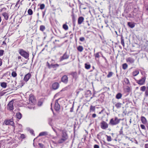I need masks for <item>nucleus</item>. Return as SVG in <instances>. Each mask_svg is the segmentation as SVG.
<instances>
[{"label": "nucleus", "mask_w": 148, "mask_h": 148, "mask_svg": "<svg viewBox=\"0 0 148 148\" xmlns=\"http://www.w3.org/2000/svg\"><path fill=\"white\" fill-rule=\"evenodd\" d=\"M68 137L66 133L64 130L62 131V138L59 140L58 143H61L64 142L68 138Z\"/></svg>", "instance_id": "1"}, {"label": "nucleus", "mask_w": 148, "mask_h": 148, "mask_svg": "<svg viewBox=\"0 0 148 148\" xmlns=\"http://www.w3.org/2000/svg\"><path fill=\"white\" fill-rule=\"evenodd\" d=\"M19 53L25 59H27L29 57V53L22 49H19L18 51Z\"/></svg>", "instance_id": "2"}, {"label": "nucleus", "mask_w": 148, "mask_h": 148, "mask_svg": "<svg viewBox=\"0 0 148 148\" xmlns=\"http://www.w3.org/2000/svg\"><path fill=\"white\" fill-rule=\"evenodd\" d=\"M120 119H119L116 117L114 119H112L110 121V123L112 125H114L118 124L120 121Z\"/></svg>", "instance_id": "3"}, {"label": "nucleus", "mask_w": 148, "mask_h": 148, "mask_svg": "<svg viewBox=\"0 0 148 148\" xmlns=\"http://www.w3.org/2000/svg\"><path fill=\"white\" fill-rule=\"evenodd\" d=\"M146 79V77H142L140 79L136 80V82L140 85H143L145 84Z\"/></svg>", "instance_id": "4"}, {"label": "nucleus", "mask_w": 148, "mask_h": 148, "mask_svg": "<svg viewBox=\"0 0 148 148\" xmlns=\"http://www.w3.org/2000/svg\"><path fill=\"white\" fill-rule=\"evenodd\" d=\"M101 127L103 129H105L108 127V124L104 121H102L101 123Z\"/></svg>", "instance_id": "5"}, {"label": "nucleus", "mask_w": 148, "mask_h": 148, "mask_svg": "<svg viewBox=\"0 0 148 148\" xmlns=\"http://www.w3.org/2000/svg\"><path fill=\"white\" fill-rule=\"evenodd\" d=\"M14 101L13 100L10 101L8 105L7 108L10 110H12L14 109Z\"/></svg>", "instance_id": "6"}, {"label": "nucleus", "mask_w": 148, "mask_h": 148, "mask_svg": "<svg viewBox=\"0 0 148 148\" xmlns=\"http://www.w3.org/2000/svg\"><path fill=\"white\" fill-rule=\"evenodd\" d=\"M59 99L56 100L55 104L54 109L56 111H58L60 108V106L58 103V100Z\"/></svg>", "instance_id": "7"}, {"label": "nucleus", "mask_w": 148, "mask_h": 148, "mask_svg": "<svg viewBox=\"0 0 148 148\" xmlns=\"http://www.w3.org/2000/svg\"><path fill=\"white\" fill-rule=\"evenodd\" d=\"M126 62L129 64L133 63L135 61L134 59L132 57H128L126 59Z\"/></svg>", "instance_id": "8"}, {"label": "nucleus", "mask_w": 148, "mask_h": 148, "mask_svg": "<svg viewBox=\"0 0 148 148\" xmlns=\"http://www.w3.org/2000/svg\"><path fill=\"white\" fill-rule=\"evenodd\" d=\"M59 84L58 82H55L52 85L51 88L54 90L57 89L59 87Z\"/></svg>", "instance_id": "9"}, {"label": "nucleus", "mask_w": 148, "mask_h": 148, "mask_svg": "<svg viewBox=\"0 0 148 148\" xmlns=\"http://www.w3.org/2000/svg\"><path fill=\"white\" fill-rule=\"evenodd\" d=\"M62 81L63 83L66 84L68 82V78L66 75L63 76L62 78Z\"/></svg>", "instance_id": "10"}, {"label": "nucleus", "mask_w": 148, "mask_h": 148, "mask_svg": "<svg viewBox=\"0 0 148 148\" xmlns=\"http://www.w3.org/2000/svg\"><path fill=\"white\" fill-rule=\"evenodd\" d=\"M5 123L6 125H13L14 124V122L11 120H6L5 121Z\"/></svg>", "instance_id": "11"}, {"label": "nucleus", "mask_w": 148, "mask_h": 148, "mask_svg": "<svg viewBox=\"0 0 148 148\" xmlns=\"http://www.w3.org/2000/svg\"><path fill=\"white\" fill-rule=\"evenodd\" d=\"M69 58V56L66 53H65L60 58V61H62L66 59Z\"/></svg>", "instance_id": "12"}, {"label": "nucleus", "mask_w": 148, "mask_h": 148, "mask_svg": "<svg viewBox=\"0 0 148 148\" xmlns=\"http://www.w3.org/2000/svg\"><path fill=\"white\" fill-rule=\"evenodd\" d=\"M31 75L29 73H28L25 76L23 79L25 81L27 82L29 79L31 77Z\"/></svg>", "instance_id": "13"}, {"label": "nucleus", "mask_w": 148, "mask_h": 148, "mask_svg": "<svg viewBox=\"0 0 148 148\" xmlns=\"http://www.w3.org/2000/svg\"><path fill=\"white\" fill-rule=\"evenodd\" d=\"M141 120L142 123L146 125L147 123V121L144 116H142L141 117Z\"/></svg>", "instance_id": "14"}, {"label": "nucleus", "mask_w": 148, "mask_h": 148, "mask_svg": "<svg viewBox=\"0 0 148 148\" xmlns=\"http://www.w3.org/2000/svg\"><path fill=\"white\" fill-rule=\"evenodd\" d=\"M84 20V18L82 16L79 17L78 19V23L79 24H81L83 22Z\"/></svg>", "instance_id": "15"}, {"label": "nucleus", "mask_w": 148, "mask_h": 148, "mask_svg": "<svg viewBox=\"0 0 148 148\" xmlns=\"http://www.w3.org/2000/svg\"><path fill=\"white\" fill-rule=\"evenodd\" d=\"M48 134V132H43L40 133L38 137L41 136H47Z\"/></svg>", "instance_id": "16"}, {"label": "nucleus", "mask_w": 148, "mask_h": 148, "mask_svg": "<svg viewBox=\"0 0 148 148\" xmlns=\"http://www.w3.org/2000/svg\"><path fill=\"white\" fill-rule=\"evenodd\" d=\"M139 73V71L138 70H136L132 72V75L134 76H135L138 75Z\"/></svg>", "instance_id": "17"}, {"label": "nucleus", "mask_w": 148, "mask_h": 148, "mask_svg": "<svg viewBox=\"0 0 148 148\" xmlns=\"http://www.w3.org/2000/svg\"><path fill=\"white\" fill-rule=\"evenodd\" d=\"M3 16H4V18L6 20H7L9 18L8 14L5 12H4L2 14Z\"/></svg>", "instance_id": "18"}, {"label": "nucleus", "mask_w": 148, "mask_h": 148, "mask_svg": "<svg viewBox=\"0 0 148 148\" xmlns=\"http://www.w3.org/2000/svg\"><path fill=\"white\" fill-rule=\"evenodd\" d=\"M128 26L131 28H133L135 26L134 24L132 22H129L128 23Z\"/></svg>", "instance_id": "19"}, {"label": "nucleus", "mask_w": 148, "mask_h": 148, "mask_svg": "<svg viewBox=\"0 0 148 148\" xmlns=\"http://www.w3.org/2000/svg\"><path fill=\"white\" fill-rule=\"evenodd\" d=\"M16 117L19 119H21L22 117V114L20 112L16 113Z\"/></svg>", "instance_id": "20"}, {"label": "nucleus", "mask_w": 148, "mask_h": 148, "mask_svg": "<svg viewBox=\"0 0 148 148\" xmlns=\"http://www.w3.org/2000/svg\"><path fill=\"white\" fill-rule=\"evenodd\" d=\"M122 104L120 103H117L115 104V106L117 109L120 108L122 106Z\"/></svg>", "instance_id": "21"}, {"label": "nucleus", "mask_w": 148, "mask_h": 148, "mask_svg": "<svg viewBox=\"0 0 148 148\" xmlns=\"http://www.w3.org/2000/svg\"><path fill=\"white\" fill-rule=\"evenodd\" d=\"M29 100L32 103H33L34 101V97L33 95H30Z\"/></svg>", "instance_id": "22"}, {"label": "nucleus", "mask_w": 148, "mask_h": 148, "mask_svg": "<svg viewBox=\"0 0 148 148\" xmlns=\"http://www.w3.org/2000/svg\"><path fill=\"white\" fill-rule=\"evenodd\" d=\"M95 106L91 105L90 106V112H91V111L94 112L95 110Z\"/></svg>", "instance_id": "23"}, {"label": "nucleus", "mask_w": 148, "mask_h": 148, "mask_svg": "<svg viewBox=\"0 0 148 148\" xmlns=\"http://www.w3.org/2000/svg\"><path fill=\"white\" fill-rule=\"evenodd\" d=\"M77 50L79 52H82L83 50V48L82 46H79L77 48Z\"/></svg>", "instance_id": "24"}, {"label": "nucleus", "mask_w": 148, "mask_h": 148, "mask_svg": "<svg viewBox=\"0 0 148 148\" xmlns=\"http://www.w3.org/2000/svg\"><path fill=\"white\" fill-rule=\"evenodd\" d=\"M122 96V94L121 93H119L116 95V97L117 99H119L121 98Z\"/></svg>", "instance_id": "25"}, {"label": "nucleus", "mask_w": 148, "mask_h": 148, "mask_svg": "<svg viewBox=\"0 0 148 148\" xmlns=\"http://www.w3.org/2000/svg\"><path fill=\"white\" fill-rule=\"evenodd\" d=\"M121 44L123 46V47H124L125 43H124V40L123 36H121Z\"/></svg>", "instance_id": "26"}, {"label": "nucleus", "mask_w": 148, "mask_h": 148, "mask_svg": "<svg viewBox=\"0 0 148 148\" xmlns=\"http://www.w3.org/2000/svg\"><path fill=\"white\" fill-rule=\"evenodd\" d=\"M59 66V65L58 64H51V68H57Z\"/></svg>", "instance_id": "27"}, {"label": "nucleus", "mask_w": 148, "mask_h": 148, "mask_svg": "<svg viewBox=\"0 0 148 148\" xmlns=\"http://www.w3.org/2000/svg\"><path fill=\"white\" fill-rule=\"evenodd\" d=\"M127 67L128 65L126 63L123 64L122 65V68L124 70H125L127 69Z\"/></svg>", "instance_id": "28"}, {"label": "nucleus", "mask_w": 148, "mask_h": 148, "mask_svg": "<svg viewBox=\"0 0 148 148\" xmlns=\"http://www.w3.org/2000/svg\"><path fill=\"white\" fill-rule=\"evenodd\" d=\"M146 87L145 86H141L140 88V90L141 91L144 92L146 90Z\"/></svg>", "instance_id": "29"}, {"label": "nucleus", "mask_w": 148, "mask_h": 148, "mask_svg": "<svg viewBox=\"0 0 148 148\" xmlns=\"http://www.w3.org/2000/svg\"><path fill=\"white\" fill-rule=\"evenodd\" d=\"M45 29V27L44 26L41 25L40 27V29L42 31H44Z\"/></svg>", "instance_id": "30"}, {"label": "nucleus", "mask_w": 148, "mask_h": 148, "mask_svg": "<svg viewBox=\"0 0 148 148\" xmlns=\"http://www.w3.org/2000/svg\"><path fill=\"white\" fill-rule=\"evenodd\" d=\"M124 81L125 83L127 84H130V81L128 79L125 78L124 79Z\"/></svg>", "instance_id": "31"}, {"label": "nucleus", "mask_w": 148, "mask_h": 148, "mask_svg": "<svg viewBox=\"0 0 148 148\" xmlns=\"http://www.w3.org/2000/svg\"><path fill=\"white\" fill-rule=\"evenodd\" d=\"M101 53V52H99L94 54V56L95 57V59H96L97 58H99V53Z\"/></svg>", "instance_id": "32"}, {"label": "nucleus", "mask_w": 148, "mask_h": 148, "mask_svg": "<svg viewBox=\"0 0 148 148\" xmlns=\"http://www.w3.org/2000/svg\"><path fill=\"white\" fill-rule=\"evenodd\" d=\"M107 137V140L108 142H110L112 140V138L110 136L106 135Z\"/></svg>", "instance_id": "33"}, {"label": "nucleus", "mask_w": 148, "mask_h": 148, "mask_svg": "<svg viewBox=\"0 0 148 148\" xmlns=\"http://www.w3.org/2000/svg\"><path fill=\"white\" fill-rule=\"evenodd\" d=\"M1 86L3 88H5L7 86V84L3 82L1 84Z\"/></svg>", "instance_id": "34"}, {"label": "nucleus", "mask_w": 148, "mask_h": 148, "mask_svg": "<svg viewBox=\"0 0 148 148\" xmlns=\"http://www.w3.org/2000/svg\"><path fill=\"white\" fill-rule=\"evenodd\" d=\"M63 28L66 30H68V26L66 24H64L63 25Z\"/></svg>", "instance_id": "35"}, {"label": "nucleus", "mask_w": 148, "mask_h": 148, "mask_svg": "<svg viewBox=\"0 0 148 148\" xmlns=\"http://www.w3.org/2000/svg\"><path fill=\"white\" fill-rule=\"evenodd\" d=\"M85 68L87 69H89L90 67V64H87L86 63L85 64Z\"/></svg>", "instance_id": "36"}, {"label": "nucleus", "mask_w": 148, "mask_h": 148, "mask_svg": "<svg viewBox=\"0 0 148 148\" xmlns=\"http://www.w3.org/2000/svg\"><path fill=\"white\" fill-rule=\"evenodd\" d=\"M28 13L29 15H32L33 14V11L31 9H29L28 10Z\"/></svg>", "instance_id": "37"}, {"label": "nucleus", "mask_w": 148, "mask_h": 148, "mask_svg": "<svg viewBox=\"0 0 148 148\" xmlns=\"http://www.w3.org/2000/svg\"><path fill=\"white\" fill-rule=\"evenodd\" d=\"M12 76L13 77H15L17 76V74L16 72L13 71L11 74Z\"/></svg>", "instance_id": "38"}, {"label": "nucleus", "mask_w": 148, "mask_h": 148, "mask_svg": "<svg viewBox=\"0 0 148 148\" xmlns=\"http://www.w3.org/2000/svg\"><path fill=\"white\" fill-rule=\"evenodd\" d=\"M113 74V73L112 72H109V73L107 75V77H108V78L111 77L112 76Z\"/></svg>", "instance_id": "39"}, {"label": "nucleus", "mask_w": 148, "mask_h": 148, "mask_svg": "<svg viewBox=\"0 0 148 148\" xmlns=\"http://www.w3.org/2000/svg\"><path fill=\"white\" fill-rule=\"evenodd\" d=\"M145 96L146 97H148V87H147V89L145 91Z\"/></svg>", "instance_id": "40"}, {"label": "nucleus", "mask_w": 148, "mask_h": 148, "mask_svg": "<svg viewBox=\"0 0 148 148\" xmlns=\"http://www.w3.org/2000/svg\"><path fill=\"white\" fill-rule=\"evenodd\" d=\"M45 7V5L44 4H41L40 5V8L41 10L43 9Z\"/></svg>", "instance_id": "41"}, {"label": "nucleus", "mask_w": 148, "mask_h": 148, "mask_svg": "<svg viewBox=\"0 0 148 148\" xmlns=\"http://www.w3.org/2000/svg\"><path fill=\"white\" fill-rule=\"evenodd\" d=\"M47 66L49 68H51V64H50L48 62H47Z\"/></svg>", "instance_id": "42"}, {"label": "nucleus", "mask_w": 148, "mask_h": 148, "mask_svg": "<svg viewBox=\"0 0 148 148\" xmlns=\"http://www.w3.org/2000/svg\"><path fill=\"white\" fill-rule=\"evenodd\" d=\"M4 51L3 50H0V56H2L3 53Z\"/></svg>", "instance_id": "43"}, {"label": "nucleus", "mask_w": 148, "mask_h": 148, "mask_svg": "<svg viewBox=\"0 0 148 148\" xmlns=\"http://www.w3.org/2000/svg\"><path fill=\"white\" fill-rule=\"evenodd\" d=\"M84 40H85L84 38L83 37H80L79 38V40L81 41H82V42Z\"/></svg>", "instance_id": "44"}, {"label": "nucleus", "mask_w": 148, "mask_h": 148, "mask_svg": "<svg viewBox=\"0 0 148 148\" xmlns=\"http://www.w3.org/2000/svg\"><path fill=\"white\" fill-rule=\"evenodd\" d=\"M29 132L31 133V134H32L34 136V131L33 130H29Z\"/></svg>", "instance_id": "45"}, {"label": "nucleus", "mask_w": 148, "mask_h": 148, "mask_svg": "<svg viewBox=\"0 0 148 148\" xmlns=\"http://www.w3.org/2000/svg\"><path fill=\"white\" fill-rule=\"evenodd\" d=\"M140 127L141 128L143 129H145V125H143L141 124L140 125Z\"/></svg>", "instance_id": "46"}, {"label": "nucleus", "mask_w": 148, "mask_h": 148, "mask_svg": "<svg viewBox=\"0 0 148 148\" xmlns=\"http://www.w3.org/2000/svg\"><path fill=\"white\" fill-rule=\"evenodd\" d=\"M17 125L18 127L21 129V128L22 127V125L21 124H18Z\"/></svg>", "instance_id": "47"}, {"label": "nucleus", "mask_w": 148, "mask_h": 148, "mask_svg": "<svg viewBox=\"0 0 148 148\" xmlns=\"http://www.w3.org/2000/svg\"><path fill=\"white\" fill-rule=\"evenodd\" d=\"M4 93H5L3 92H0V97L3 95H4Z\"/></svg>", "instance_id": "48"}, {"label": "nucleus", "mask_w": 148, "mask_h": 148, "mask_svg": "<svg viewBox=\"0 0 148 148\" xmlns=\"http://www.w3.org/2000/svg\"><path fill=\"white\" fill-rule=\"evenodd\" d=\"M94 148H99V146L98 145H94Z\"/></svg>", "instance_id": "49"}, {"label": "nucleus", "mask_w": 148, "mask_h": 148, "mask_svg": "<svg viewBox=\"0 0 148 148\" xmlns=\"http://www.w3.org/2000/svg\"><path fill=\"white\" fill-rule=\"evenodd\" d=\"M74 104V103H73V106H72V107L71 108V110H70V112H73Z\"/></svg>", "instance_id": "50"}, {"label": "nucleus", "mask_w": 148, "mask_h": 148, "mask_svg": "<svg viewBox=\"0 0 148 148\" xmlns=\"http://www.w3.org/2000/svg\"><path fill=\"white\" fill-rule=\"evenodd\" d=\"M96 116V114H92V117L93 118H95Z\"/></svg>", "instance_id": "51"}, {"label": "nucleus", "mask_w": 148, "mask_h": 148, "mask_svg": "<svg viewBox=\"0 0 148 148\" xmlns=\"http://www.w3.org/2000/svg\"><path fill=\"white\" fill-rule=\"evenodd\" d=\"M145 148H148V144H146L145 145Z\"/></svg>", "instance_id": "52"}, {"label": "nucleus", "mask_w": 148, "mask_h": 148, "mask_svg": "<svg viewBox=\"0 0 148 148\" xmlns=\"http://www.w3.org/2000/svg\"><path fill=\"white\" fill-rule=\"evenodd\" d=\"M42 103L41 102H39L38 103V105L39 106H41L42 104Z\"/></svg>", "instance_id": "53"}, {"label": "nucleus", "mask_w": 148, "mask_h": 148, "mask_svg": "<svg viewBox=\"0 0 148 148\" xmlns=\"http://www.w3.org/2000/svg\"><path fill=\"white\" fill-rule=\"evenodd\" d=\"M2 63V60L1 59H0V66H1Z\"/></svg>", "instance_id": "54"}, {"label": "nucleus", "mask_w": 148, "mask_h": 148, "mask_svg": "<svg viewBox=\"0 0 148 148\" xmlns=\"http://www.w3.org/2000/svg\"><path fill=\"white\" fill-rule=\"evenodd\" d=\"M21 137L22 138H25V135L23 134H22L21 135Z\"/></svg>", "instance_id": "55"}, {"label": "nucleus", "mask_w": 148, "mask_h": 148, "mask_svg": "<svg viewBox=\"0 0 148 148\" xmlns=\"http://www.w3.org/2000/svg\"><path fill=\"white\" fill-rule=\"evenodd\" d=\"M6 10V8H3L1 10V11H3V10L5 11Z\"/></svg>", "instance_id": "56"}, {"label": "nucleus", "mask_w": 148, "mask_h": 148, "mask_svg": "<svg viewBox=\"0 0 148 148\" xmlns=\"http://www.w3.org/2000/svg\"><path fill=\"white\" fill-rule=\"evenodd\" d=\"M53 130V131L56 133V135L57 136H58V134H57V132H56V130L54 129L53 128V127H52Z\"/></svg>", "instance_id": "57"}, {"label": "nucleus", "mask_w": 148, "mask_h": 148, "mask_svg": "<svg viewBox=\"0 0 148 148\" xmlns=\"http://www.w3.org/2000/svg\"><path fill=\"white\" fill-rule=\"evenodd\" d=\"M3 45H6L5 42L4 41L3 42Z\"/></svg>", "instance_id": "58"}, {"label": "nucleus", "mask_w": 148, "mask_h": 148, "mask_svg": "<svg viewBox=\"0 0 148 148\" xmlns=\"http://www.w3.org/2000/svg\"><path fill=\"white\" fill-rule=\"evenodd\" d=\"M125 138H126V139H129V140H130V138H129V137H127V136H125Z\"/></svg>", "instance_id": "59"}, {"label": "nucleus", "mask_w": 148, "mask_h": 148, "mask_svg": "<svg viewBox=\"0 0 148 148\" xmlns=\"http://www.w3.org/2000/svg\"><path fill=\"white\" fill-rule=\"evenodd\" d=\"M21 56H18V59H21Z\"/></svg>", "instance_id": "60"}, {"label": "nucleus", "mask_w": 148, "mask_h": 148, "mask_svg": "<svg viewBox=\"0 0 148 148\" xmlns=\"http://www.w3.org/2000/svg\"><path fill=\"white\" fill-rule=\"evenodd\" d=\"M103 111V110H102L101 112H100L99 113V114H101L102 112Z\"/></svg>", "instance_id": "61"}, {"label": "nucleus", "mask_w": 148, "mask_h": 148, "mask_svg": "<svg viewBox=\"0 0 148 148\" xmlns=\"http://www.w3.org/2000/svg\"><path fill=\"white\" fill-rule=\"evenodd\" d=\"M51 61L52 62H55V60L53 59H52L51 60Z\"/></svg>", "instance_id": "62"}, {"label": "nucleus", "mask_w": 148, "mask_h": 148, "mask_svg": "<svg viewBox=\"0 0 148 148\" xmlns=\"http://www.w3.org/2000/svg\"><path fill=\"white\" fill-rule=\"evenodd\" d=\"M19 1H18V2L16 3V5H17V4H18V3L19 2Z\"/></svg>", "instance_id": "63"}, {"label": "nucleus", "mask_w": 148, "mask_h": 148, "mask_svg": "<svg viewBox=\"0 0 148 148\" xmlns=\"http://www.w3.org/2000/svg\"><path fill=\"white\" fill-rule=\"evenodd\" d=\"M59 9L60 10V11H61L62 12V10L60 8Z\"/></svg>", "instance_id": "64"}]
</instances>
